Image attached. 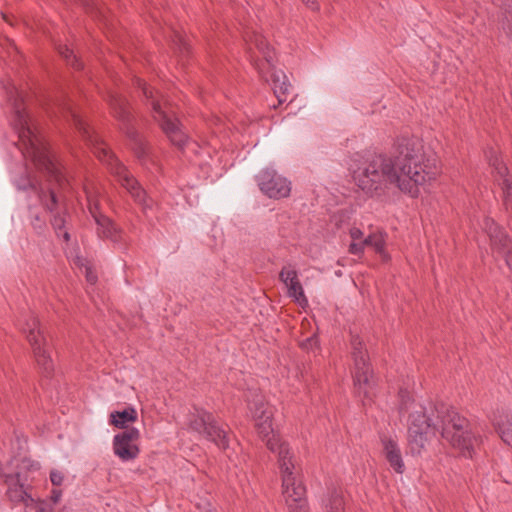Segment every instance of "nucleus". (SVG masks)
<instances>
[{
    "label": "nucleus",
    "mask_w": 512,
    "mask_h": 512,
    "mask_svg": "<svg viewBox=\"0 0 512 512\" xmlns=\"http://www.w3.org/2000/svg\"><path fill=\"white\" fill-rule=\"evenodd\" d=\"M348 165L356 185L370 195L379 194L395 184L402 192L417 197L420 188L430 184L439 174L436 158L427 154L422 140L415 137L399 141L395 161L384 155H376L370 160L355 155Z\"/></svg>",
    "instance_id": "obj_1"
},
{
    "label": "nucleus",
    "mask_w": 512,
    "mask_h": 512,
    "mask_svg": "<svg viewBox=\"0 0 512 512\" xmlns=\"http://www.w3.org/2000/svg\"><path fill=\"white\" fill-rule=\"evenodd\" d=\"M248 409L255 422L258 434L268 449L277 454L282 479V495L290 512H308L305 487L294 472V455L288 444L275 434L272 417L274 409L261 394L255 393L248 400Z\"/></svg>",
    "instance_id": "obj_2"
},
{
    "label": "nucleus",
    "mask_w": 512,
    "mask_h": 512,
    "mask_svg": "<svg viewBox=\"0 0 512 512\" xmlns=\"http://www.w3.org/2000/svg\"><path fill=\"white\" fill-rule=\"evenodd\" d=\"M13 125L22 143L24 156L57 184L63 185L65 178L59 163L50 153L43 139L32 128L26 111L17 104H15Z\"/></svg>",
    "instance_id": "obj_3"
},
{
    "label": "nucleus",
    "mask_w": 512,
    "mask_h": 512,
    "mask_svg": "<svg viewBox=\"0 0 512 512\" xmlns=\"http://www.w3.org/2000/svg\"><path fill=\"white\" fill-rule=\"evenodd\" d=\"M399 413L407 416L408 445L412 454L419 455L425 449L429 439L435 435L437 424L426 415L427 410L420 402H416L404 390L399 392Z\"/></svg>",
    "instance_id": "obj_4"
},
{
    "label": "nucleus",
    "mask_w": 512,
    "mask_h": 512,
    "mask_svg": "<svg viewBox=\"0 0 512 512\" xmlns=\"http://www.w3.org/2000/svg\"><path fill=\"white\" fill-rule=\"evenodd\" d=\"M69 113L75 126L83 134V137H85L87 141L94 145V153L99 158V160L109 166L111 172L118 177L122 186H124L134 197V199L143 206L144 210L152 208L153 201L147 197L145 191H143L142 188L138 185V182L118 161V159L115 158L107 146L100 142L97 138L94 139L92 137L85 123L74 111L71 110Z\"/></svg>",
    "instance_id": "obj_5"
},
{
    "label": "nucleus",
    "mask_w": 512,
    "mask_h": 512,
    "mask_svg": "<svg viewBox=\"0 0 512 512\" xmlns=\"http://www.w3.org/2000/svg\"><path fill=\"white\" fill-rule=\"evenodd\" d=\"M137 85L142 89L144 96L151 100L153 117L160 124L164 133L174 145L179 148H184L187 142V137L183 132L178 119L175 117L174 112L168 106V102L165 100L162 103L157 98L158 92H155L144 81L138 79Z\"/></svg>",
    "instance_id": "obj_6"
},
{
    "label": "nucleus",
    "mask_w": 512,
    "mask_h": 512,
    "mask_svg": "<svg viewBox=\"0 0 512 512\" xmlns=\"http://www.w3.org/2000/svg\"><path fill=\"white\" fill-rule=\"evenodd\" d=\"M441 435L464 457H472L478 438L469 430L468 422L455 411L441 420Z\"/></svg>",
    "instance_id": "obj_7"
},
{
    "label": "nucleus",
    "mask_w": 512,
    "mask_h": 512,
    "mask_svg": "<svg viewBox=\"0 0 512 512\" xmlns=\"http://www.w3.org/2000/svg\"><path fill=\"white\" fill-rule=\"evenodd\" d=\"M15 462L17 469L15 472L8 473L4 470H0V476L4 478L7 485V495L9 499L13 502H23L26 506H29L34 502V499L28 494L25 488L27 477L24 471H36L39 469V464L26 458L21 461L15 460ZM11 464H14V460Z\"/></svg>",
    "instance_id": "obj_8"
},
{
    "label": "nucleus",
    "mask_w": 512,
    "mask_h": 512,
    "mask_svg": "<svg viewBox=\"0 0 512 512\" xmlns=\"http://www.w3.org/2000/svg\"><path fill=\"white\" fill-rule=\"evenodd\" d=\"M352 355L354 359V384L359 395H363V403L370 401L373 396L374 384L370 367L367 363L366 352L363 348V342L358 336H354L351 340Z\"/></svg>",
    "instance_id": "obj_9"
},
{
    "label": "nucleus",
    "mask_w": 512,
    "mask_h": 512,
    "mask_svg": "<svg viewBox=\"0 0 512 512\" xmlns=\"http://www.w3.org/2000/svg\"><path fill=\"white\" fill-rule=\"evenodd\" d=\"M250 41L251 44H253L263 55L265 63L267 64V72L271 71L272 89L278 99L279 104L285 102L289 92L290 84L287 80V76L283 71L274 69V52L270 48L266 39L259 34H255L253 39Z\"/></svg>",
    "instance_id": "obj_10"
},
{
    "label": "nucleus",
    "mask_w": 512,
    "mask_h": 512,
    "mask_svg": "<svg viewBox=\"0 0 512 512\" xmlns=\"http://www.w3.org/2000/svg\"><path fill=\"white\" fill-rule=\"evenodd\" d=\"M190 428L200 436L214 442L219 448L228 447L227 435L214 421L211 413L203 409H195L190 419Z\"/></svg>",
    "instance_id": "obj_11"
},
{
    "label": "nucleus",
    "mask_w": 512,
    "mask_h": 512,
    "mask_svg": "<svg viewBox=\"0 0 512 512\" xmlns=\"http://www.w3.org/2000/svg\"><path fill=\"white\" fill-rule=\"evenodd\" d=\"M256 181L261 192L271 199L286 198L291 193V182L271 167L262 169Z\"/></svg>",
    "instance_id": "obj_12"
},
{
    "label": "nucleus",
    "mask_w": 512,
    "mask_h": 512,
    "mask_svg": "<svg viewBox=\"0 0 512 512\" xmlns=\"http://www.w3.org/2000/svg\"><path fill=\"white\" fill-rule=\"evenodd\" d=\"M26 326L25 330L27 331V339L33 348L34 356L38 365L46 373L51 372L53 370V361L46 348V339L39 327L38 320L32 318L27 322Z\"/></svg>",
    "instance_id": "obj_13"
},
{
    "label": "nucleus",
    "mask_w": 512,
    "mask_h": 512,
    "mask_svg": "<svg viewBox=\"0 0 512 512\" xmlns=\"http://www.w3.org/2000/svg\"><path fill=\"white\" fill-rule=\"evenodd\" d=\"M140 431L135 428H128L113 437V452L122 462H129L136 459L140 453L138 441Z\"/></svg>",
    "instance_id": "obj_14"
},
{
    "label": "nucleus",
    "mask_w": 512,
    "mask_h": 512,
    "mask_svg": "<svg viewBox=\"0 0 512 512\" xmlns=\"http://www.w3.org/2000/svg\"><path fill=\"white\" fill-rule=\"evenodd\" d=\"M85 193L88 201V208L90 214L95 220L96 231L99 237L111 240L114 243H118L121 240V231L116 225L105 215L98 212V205L93 200V196L90 191L85 188Z\"/></svg>",
    "instance_id": "obj_15"
},
{
    "label": "nucleus",
    "mask_w": 512,
    "mask_h": 512,
    "mask_svg": "<svg viewBox=\"0 0 512 512\" xmlns=\"http://www.w3.org/2000/svg\"><path fill=\"white\" fill-rule=\"evenodd\" d=\"M483 230L489 236L491 245L494 249L506 256V263L508 266L512 265V242L508 239L507 235L494 223L490 218H485L483 221Z\"/></svg>",
    "instance_id": "obj_16"
},
{
    "label": "nucleus",
    "mask_w": 512,
    "mask_h": 512,
    "mask_svg": "<svg viewBox=\"0 0 512 512\" xmlns=\"http://www.w3.org/2000/svg\"><path fill=\"white\" fill-rule=\"evenodd\" d=\"M487 158L496 173V181L503 190L505 205L507 209L512 210V179L508 175L507 168L496 151L490 150Z\"/></svg>",
    "instance_id": "obj_17"
},
{
    "label": "nucleus",
    "mask_w": 512,
    "mask_h": 512,
    "mask_svg": "<svg viewBox=\"0 0 512 512\" xmlns=\"http://www.w3.org/2000/svg\"><path fill=\"white\" fill-rule=\"evenodd\" d=\"M279 277L287 289V295L292 298L298 306L306 308L308 306V299L304 294L297 271L290 267H284Z\"/></svg>",
    "instance_id": "obj_18"
},
{
    "label": "nucleus",
    "mask_w": 512,
    "mask_h": 512,
    "mask_svg": "<svg viewBox=\"0 0 512 512\" xmlns=\"http://www.w3.org/2000/svg\"><path fill=\"white\" fill-rule=\"evenodd\" d=\"M383 453L390 466L399 474L404 472V462L402 459L400 448L392 438H384L382 440Z\"/></svg>",
    "instance_id": "obj_19"
},
{
    "label": "nucleus",
    "mask_w": 512,
    "mask_h": 512,
    "mask_svg": "<svg viewBox=\"0 0 512 512\" xmlns=\"http://www.w3.org/2000/svg\"><path fill=\"white\" fill-rule=\"evenodd\" d=\"M323 512H345L344 493L341 489L328 490L322 500Z\"/></svg>",
    "instance_id": "obj_20"
},
{
    "label": "nucleus",
    "mask_w": 512,
    "mask_h": 512,
    "mask_svg": "<svg viewBox=\"0 0 512 512\" xmlns=\"http://www.w3.org/2000/svg\"><path fill=\"white\" fill-rule=\"evenodd\" d=\"M493 424L502 441L512 448V415L501 413L494 418Z\"/></svg>",
    "instance_id": "obj_21"
},
{
    "label": "nucleus",
    "mask_w": 512,
    "mask_h": 512,
    "mask_svg": "<svg viewBox=\"0 0 512 512\" xmlns=\"http://www.w3.org/2000/svg\"><path fill=\"white\" fill-rule=\"evenodd\" d=\"M386 234L378 231L370 234L364 239V248L371 247L380 256L382 261L387 262L390 260V255L385 249Z\"/></svg>",
    "instance_id": "obj_22"
},
{
    "label": "nucleus",
    "mask_w": 512,
    "mask_h": 512,
    "mask_svg": "<svg viewBox=\"0 0 512 512\" xmlns=\"http://www.w3.org/2000/svg\"><path fill=\"white\" fill-rule=\"evenodd\" d=\"M68 258L74 266L79 268L81 270V272L84 273L88 283H90V284L96 283L97 275L93 271V267L87 259L83 258L76 251H73V252L71 251L68 255Z\"/></svg>",
    "instance_id": "obj_23"
},
{
    "label": "nucleus",
    "mask_w": 512,
    "mask_h": 512,
    "mask_svg": "<svg viewBox=\"0 0 512 512\" xmlns=\"http://www.w3.org/2000/svg\"><path fill=\"white\" fill-rule=\"evenodd\" d=\"M137 420V412L133 407L122 411H114L110 414V424L117 428H125L129 423Z\"/></svg>",
    "instance_id": "obj_24"
},
{
    "label": "nucleus",
    "mask_w": 512,
    "mask_h": 512,
    "mask_svg": "<svg viewBox=\"0 0 512 512\" xmlns=\"http://www.w3.org/2000/svg\"><path fill=\"white\" fill-rule=\"evenodd\" d=\"M352 242L349 246V252L354 255H361L364 251V233L357 227L350 229Z\"/></svg>",
    "instance_id": "obj_25"
},
{
    "label": "nucleus",
    "mask_w": 512,
    "mask_h": 512,
    "mask_svg": "<svg viewBox=\"0 0 512 512\" xmlns=\"http://www.w3.org/2000/svg\"><path fill=\"white\" fill-rule=\"evenodd\" d=\"M108 101L116 117L124 118L126 116V100L122 96L111 94Z\"/></svg>",
    "instance_id": "obj_26"
},
{
    "label": "nucleus",
    "mask_w": 512,
    "mask_h": 512,
    "mask_svg": "<svg viewBox=\"0 0 512 512\" xmlns=\"http://www.w3.org/2000/svg\"><path fill=\"white\" fill-rule=\"evenodd\" d=\"M59 52L67 60L69 64H71L77 69L81 67L72 49H70L67 46H63L59 49Z\"/></svg>",
    "instance_id": "obj_27"
},
{
    "label": "nucleus",
    "mask_w": 512,
    "mask_h": 512,
    "mask_svg": "<svg viewBox=\"0 0 512 512\" xmlns=\"http://www.w3.org/2000/svg\"><path fill=\"white\" fill-rule=\"evenodd\" d=\"M300 346L302 347V349H304L306 351H315L316 349H318L319 348V341H318V338L315 335V333H313L311 336H309L306 339H304L300 343Z\"/></svg>",
    "instance_id": "obj_28"
},
{
    "label": "nucleus",
    "mask_w": 512,
    "mask_h": 512,
    "mask_svg": "<svg viewBox=\"0 0 512 512\" xmlns=\"http://www.w3.org/2000/svg\"><path fill=\"white\" fill-rule=\"evenodd\" d=\"M16 185L19 189H27L28 187H31L35 190H38L40 191L41 194L44 193V188L41 187L38 182L34 179H30L28 178L25 182L21 183V182H16ZM40 197L42 198L43 195H40Z\"/></svg>",
    "instance_id": "obj_29"
},
{
    "label": "nucleus",
    "mask_w": 512,
    "mask_h": 512,
    "mask_svg": "<svg viewBox=\"0 0 512 512\" xmlns=\"http://www.w3.org/2000/svg\"><path fill=\"white\" fill-rule=\"evenodd\" d=\"M50 480L53 485L60 486L63 483L64 476L61 472L55 470L50 473Z\"/></svg>",
    "instance_id": "obj_30"
},
{
    "label": "nucleus",
    "mask_w": 512,
    "mask_h": 512,
    "mask_svg": "<svg viewBox=\"0 0 512 512\" xmlns=\"http://www.w3.org/2000/svg\"><path fill=\"white\" fill-rule=\"evenodd\" d=\"M65 220L62 216H55L52 220V225L57 231L58 235L62 233V229L64 227Z\"/></svg>",
    "instance_id": "obj_31"
},
{
    "label": "nucleus",
    "mask_w": 512,
    "mask_h": 512,
    "mask_svg": "<svg viewBox=\"0 0 512 512\" xmlns=\"http://www.w3.org/2000/svg\"><path fill=\"white\" fill-rule=\"evenodd\" d=\"M303 4L312 11H319L320 6L317 0H301Z\"/></svg>",
    "instance_id": "obj_32"
},
{
    "label": "nucleus",
    "mask_w": 512,
    "mask_h": 512,
    "mask_svg": "<svg viewBox=\"0 0 512 512\" xmlns=\"http://www.w3.org/2000/svg\"><path fill=\"white\" fill-rule=\"evenodd\" d=\"M48 196H49V201H50V202H49V203H48V202H47V203H45V205H46V207H47L50 211H52V210H53L54 205L56 204V196H55V193H54L53 191H51V190H49V195H48Z\"/></svg>",
    "instance_id": "obj_33"
},
{
    "label": "nucleus",
    "mask_w": 512,
    "mask_h": 512,
    "mask_svg": "<svg viewBox=\"0 0 512 512\" xmlns=\"http://www.w3.org/2000/svg\"><path fill=\"white\" fill-rule=\"evenodd\" d=\"M506 20L507 22L512 21V10L507 11ZM503 29H507L508 32L512 34V24L506 25L505 23H503Z\"/></svg>",
    "instance_id": "obj_34"
},
{
    "label": "nucleus",
    "mask_w": 512,
    "mask_h": 512,
    "mask_svg": "<svg viewBox=\"0 0 512 512\" xmlns=\"http://www.w3.org/2000/svg\"><path fill=\"white\" fill-rule=\"evenodd\" d=\"M62 493L60 490H53L51 495V500L54 504L58 503L61 499Z\"/></svg>",
    "instance_id": "obj_35"
},
{
    "label": "nucleus",
    "mask_w": 512,
    "mask_h": 512,
    "mask_svg": "<svg viewBox=\"0 0 512 512\" xmlns=\"http://www.w3.org/2000/svg\"><path fill=\"white\" fill-rule=\"evenodd\" d=\"M257 68H258V70H259V73H260L263 77H265V79H266V80H268V79H267V76L265 75V74H266V72H265V67H264V65H257Z\"/></svg>",
    "instance_id": "obj_36"
},
{
    "label": "nucleus",
    "mask_w": 512,
    "mask_h": 512,
    "mask_svg": "<svg viewBox=\"0 0 512 512\" xmlns=\"http://www.w3.org/2000/svg\"><path fill=\"white\" fill-rule=\"evenodd\" d=\"M63 237L65 240H69V234L66 231L63 232Z\"/></svg>",
    "instance_id": "obj_37"
}]
</instances>
